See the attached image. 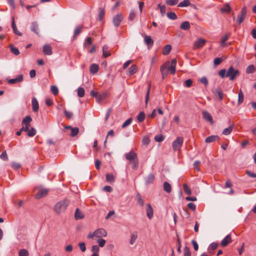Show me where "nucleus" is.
<instances>
[{
	"label": "nucleus",
	"instance_id": "27",
	"mask_svg": "<svg viewBox=\"0 0 256 256\" xmlns=\"http://www.w3.org/2000/svg\"><path fill=\"white\" fill-rule=\"evenodd\" d=\"M110 55V52L108 50V47L106 45H104L102 47V56L104 58H106Z\"/></svg>",
	"mask_w": 256,
	"mask_h": 256
},
{
	"label": "nucleus",
	"instance_id": "48",
	"mask_svg": "<svg viewBox=\"0 0 256 256\" xmlns=\"http://www.w3.org/2000/svg\"><path fill=\"white\" fill-rule=\"evenodd\" d=\"M92 254H98L100 252V248L97 245L92 246Z\"/></svg>",
	"mask_w": 256,
	"mask_h": 256
},
{
	"label": "nucleus",
	"instance_id": "56",
	"mask_svg": "<svg viewBox=\"0 0 256 256\" xmlns=\"http://www.w3.org/2000/svg\"><path fill=\"white\" fill-rule=\"evenodd\" d=\"M224 60L222 58H216L214 59V63L215 66L220 64Z\"/></svg>",
	"mask_w": 256,
	"mask_h": 256
},
{
	"label": "nucleus",
	"instance_id": "46",
	"mask_svg": "<svg viewBox=\"0 0 256 256\" xmlns=\"http://www.w3.org/2000/svg\"><path fill=\"white\" fill-rule=\"evenodd\" d=\"M11 52L16 56H18L20 54L19 50L18 48L12 45L10 46Z\"/></svg>",
	"mask_w": 256,
	"mask_h": 256
},
{
	"label": "nucleus",
	"instance_id": "38",
	"mask_svg": "<svg viewBox=\"0 0 256 256\" xmlns=\"http://www.w3.org/2000/svg\"><path fill=\"white\" fill-rule=\"evenodd\" d=\"M244 94H243L242 90H240L238 92V105L244 102Z\"/></svg>",
	"mask_w": 256,
	"mask_h": 256
},
{
	"label": "nucleus",
	"instance_id": "62",
	"mask_svg": "<svg viewBox=\"0 0 256 256\" xmlns=\"http://www.w3.org/2000/svg\"><path fill=\"white\" fill-rule=\"evenodd\" d=\"M130 164H132V168L134 170H136L138 166V160H136L132 162H130Z\"/></svg>",
	"mask_w": 256,
	"mask_h": 256
},
{
	"label": "nucleus",
	"instance_id": "21",
	"mask_svg": "<svg viewBox=\"0 0 256 256\" xmlns=\"http://www.w3.org/2000/svg\"><path fill=\"white\" fill-rule=\"evenodd\" d=\"M219 138H220L218 136L212 135V136H208L205 139V142L206 143H210V142H214L219 140Z\"/></svg>",
	"mask_w": 256,
	"mask_h": 256
},
{
	"label": "nucleus",
	"instance_id": "52",
	"mask_svg": "<svg viewBox=\"0 0 256 256\" xmlns=\"http://www.w3.org/2000/svg\"><path fill=\"white\" fill-rule=\"evenodd\" d=\"M137 237L138 235L136 232H134L132 234L130 240V244H133L135 242L136 239L137 238Z\"/></svg>",
	"mask_w": 256,
	"mask_h": 256
},
{
	"label": "nucleus",
	"instance_id": "47",
	"mask_svg": "<svg viewBox=\"0 0 256 256\" xmlns=\"http://www.w3.org/2000/svg\"><path fill=\"white\" fill-rule=\"evenodd\" d=\"M28 252L26 249H22L19 251V256H28Z\"/></svg>",
	"mask_w": 256,
	"mask_h": 256
},
{
	"label": "nucleus",
	"instance_id": "31",
	"mask_svg": "<svg viewBox=\"0 0 256 256\" xmlns=\"http://www.w3.org/2000/svg\"><path fill=\"white\" fill-rule=\"evenodd\" d=\"M12 28L13 29V30H14V34H18V36H21L22 35V34L16 28V24L14 22V18H12Z\"/></svg>",
	"mask_w": 256,
	"mask_h": 256
},
{
	"label": "nucleus",
	"instance_id": "63",
	"mask_svg": "<svg viewBox=\"0 0 256 256\" xmlns=\"http://www.w3.org/2000/svg\"><path fill=\"white\" fill-rule=\"evenodd\" d=\"M12 166L14 170H18L20 168L21 165L19 163L12 162Z\"/></svg>",
	"mask_w": 256,
	"mask_h": 256
},
{
	"label": "nucleus",
	"instance_id": "59",
	"mask_svg": "<svg viewBox=\"0 0 256 256\" xmlns=\"http://www.w3.org/2000/svg\"><path fill=\"white\" fill-rule=\"evenodd\" d=\"M50 90H51V92H52V93L55 96L58 94V88H57V86H52L51 88H50Z\"/></svg>",
	"mask_w": 256,
	"mask_h": 256
},
{
	"label": "nucleus",
	"instance_id": "14",
	"mask_svg": "<svg viewBox=\"0 0 256 256\" xmlns=\"http://www.w3.org/2000/svg\"><path fill=\"white\" fill-rule=\"evenodd\" d=\"M176 58H174L171 61L170 66L168 68L170 72L172 74H174L176 73Z\"/></svg>",
	"mask_w": 256,
	"mask_h": 256
},
{
	"label": "nucleus",
	"instance_id": "12",
	"mask_svg": "<svg viewBox=\"0 0 256 256\" xmlns=\"http://www.w3.org/2000/svg\"><path fill=\"white\" fill-rule=\"evenodd\" d=\"M212 92L215 96H218L220 100H222L224 94L220 88H216L212 90Z\"/></svg>",
	"mask_w": 256,
	"mask_h": 256
},
{
	"label": "nucleus",
	"instance_id": "57",
	"mask_svg": "<svg viewBox=\"0 0 256 256\" xmlns=\"http://www.w3.org/2000/svg\"><path fill=\"white\" fill-rule=\"evenodd\" d=\"M154 140L156 142H161L164 140V137L162 134H158L155 136Z\"/></svg>",
	"mask_w": 256,
	"mask_h": 256
},
{
	"label": "nucleus",
	"instance_id": "2",
	"mask_svg": "<svg viewBox=\"0 0 256 256\" xmlns=\"http://www.w3.org/2000/svg\"><path fill=\"white\" fill-rule=\"evenodd\" d=\"M107 235L106 232L102 228L96 230L94 232L90 233L88 236V238H92L94 236L101 238L102 237H106Z\"/></svg>",
	"mask_w": 256,
	"mask_h": 256
},
{
	"label": "nucleus",
	"instance_id": "13",
	"mask_svg": "<svg viewBox=\"0 0 256 256\" xmlns=\"http://www.w3.org/2000/svg\"><path fill=\"white\" fill-rule=\"evenodd\" d=\"M206 41L202 38H200L196 40L194 43V48H202L205 44Z\"/></svg>",
	"mask_w": 256,
	"mask_h": 256
},
{
	"label": "nucleus",
	"instance_id": "55",
	"mask_svg": "<svg viewBox=\"0 0 256 256\" xmlns=\"http://www.w3.org/2000/svg\"><path fill=\"white\" fill-rule=\"evenodd\" d=\"M184 256H191V252L189 248L187 246H186L184 248Z\"/></svg>",
	"mask_w": 256,
	"mask_h": 256
},
{
	"label": "nucleus",
	"instance_id": "35",
	"mask_svg": "<svg viewBox=\"0 0 256 256\" xmlns=\"http://www.w3.org/2000/svg\"><path fill=\"white\" fill-rule=\"evenodd\" d=\"M220 10L222 12H229L231 10V8L228 4H225L224 7L222 8Z\"/></svg>",
	"mask_w": 256,
	"mask_h": 256
},
{
	"label": "nucleus",
	"instance_id": "25",
	"mask_svg": "<svg viewBox=\"0 0 256 256\" xmlns=\"http://www.w3.org/2000/svg\"><path fill=\"white\" fill-rule=\"evenodd\" d=\"M234 126V124H232L230 125L228 128H224L222 132V134L225 136L230 134L232 132Z\"/></svg>",
	"mask_w": 256,
	"mask_h": 256
},
{
	"label": "nucleus",
	"instance_id": "39",
	"mask_svg": "<svg viewBox=\"0 0 256 256\" xmlns=\"http://www.w3.org/2000/svg\"><path fill=\"white\" fill-rule=\"evenodd\" d=\"M105 15L104 8H100V12L98 15V19L100 21H101Z\"/></svg>",
	"mask_w": 256,
	"mask_h": 256
},
{
	"label": "nucleus",
	"instance_id": "10",
	"mask_svg": "<svg viewBox=\"0 0 256 256\" xmlns=\"http://www.w3.org/2000/svg\"><path fill=\"white\" fill-rule=\"evenodd\" d=\"M232 242L230 234H228L221 242L220 244L222 246L225 247Z\"/></svg>",
	"mask_w": 256,
	"mask_h": 256
},
{
	"label": "nucleus",
	"instance_id": "19",
	"mask_svg": "<svg viewBox=\"0 0 256 256\" xmlns=\"http://www.w3.org/2000/svg\"><path fill=\"white\" fill-rule=\"evenodd\" d=\"M65 128L70 130L71 132L70 135L72 137L76 136L79 132V128H72L70 126H66Z\"/></svg>",
	"mask_w": 256,
	"mask_h": 256
},
{
	"label": "nucleus",
	"instance_id": "4",
	"mask_svg": "<svg viewBox=\"0 0 256 256\" xmlns=\"http://www.w3.org/2000/svg\"><path fill=\"white\" fill-rule=\"evenodd\" d=\"M239 74L240 72L238 70H235L233 66H230L226 72V76L228 77L230 80H233Z\"/></svg>",
	"mask_w": 256,
	"mask_h": 256
},
{
	"label": "nucleus",
	"instance_id": "18",
	"mask_svg": "<svg viewBox=\"0 0 256 256\" xmlns=\"http://www.w3.org/2000/svg\"><path fill=\"white\" fill-rule=\"evenodd\" d=\"M166 63L163 64L160 68V72L162 73V78H166L168 74V72L170 71L168 68L166 66Z\"/></svg>",
	"mask_w": 256,
	"mask_h": 256
},
{
	"label": "nucleus",
	"instance_id": "1",
	"mask_svg": "<svg viewBox=\"0 0 256 256\" xmlns=\"http://www.w3.org/2000/svg\"><path fill=\"white\" fill-rule=\"evenodd\" d=\"M70 200L67 199H64L58 202L54 206V211L58 214L64 212L70 204Z\"/></svg>",
	"mask_w": 256,
	"mask_h": 256
},
{
	"label": "nucleus",
	"instance_id": "34",
	"mask_svg": "<svg viewBox=\"0 0 256 256\" xmlns=\"http://www.w3.org/2000/svg\"><path fill=\"white\" fill-rule=\"evenodd\" d=\"M146 118V114L144 112H140L138 115L136 116V119L139 122H142Z\"/></svg>",
	"mask_w": 256,
	"mask_h": 256
},
{
	"label": "nucleus",
	"instance_id": "44",
	"mask_svg": "<svg viewBox=\"0 0 256 256\" xmlns=\"http://www.w3.org/2000/svg\"><path fill=\"white\" fill-rule=\"evenodd\" d=\"M179 0H166V4L170 6H174L176 4Z\"/></svg>",
	"mask_w": 256,
	"mask_h": 256
},
{
	"label": "nucleus",
	"instance_id": "15",
	"mask_svg": "<svg viewBox=\"0 0 256 256\" xmlns=\"http://www.w3.org/2000/svg\"><path fill=\"white\" fill-rule=\"evenodd\" d=\"M42 51L46 55H51L52 54V48L49 44H44L43 46Z\"/></svg>",
	"mask_w": 256,
	"mask_h": 256
},
{
	"label": "nucleus",
	"instance_id": "32",
	"mask_svg": "<svg viewBox=\"0 0 256 256\" xmlns=\"http://www.w3.org/2000/svg\"><path fill=\"white\" fill-rule=\"evenodd\" d=\"M74 217L76 220H79L83 218L84 216L78 208H76L74 214Z\"/></svg>",
	"mask_w": 256,
	"mask_h": 256
},
{
	"label": "nucleus",
	"instance_id": "53",
	"mask_svg": "<svg viewBox=\"0 0 256 256\" xmlns=\"http://www.w3.org/2000/svg\"><path fill=\"white\" fill-rule=\"evenodd\" d=\"M184 190V192L190 195L192 194L191 190L188 188V186L186 184H184L183 185Z\"/></svg>",
	"mask_w": 256,
	"mask_h": 256
},
{
	"label": "nucleus",
	"instance_id": "49",
	"mask_svg": "<svg viewBox=\"0 0 256 256\" xmlns=\"http://www.w3.org/2000/svg\"><path fill=\"white\" fill-rule=\"evenodd\" d=\"M218 242H212L208 247L209 252H210V250H215L218 248Z\"/></svg>",
	"mask_w": 256,
	"mask_h": 256
},
{
	"label": "nucleus",
	"instance_id": "60",
	"mask_svg": "<svg viewBox=\"0 0 256 256\" xmlns=\"http://www.w3.org/2000/svg\"><path fill=\"white\" fill-rule=\"evenodd\" d=\"M192 80L191 79L186 80L184 82V86L187 88H190L192 86Z\"/></svg>",
	"mask_w": 256,
	"mask_h": 256
},
{
	"label": "nucleus",
	"instance_id": "42",
	"mask_svg": "<svg viewBox=\"0 0 256 256\" xmlns=\"http://www.w3.org/2000/svg\"><path fill=\"white\" fill-rule=\"evenodd\" d=\"M36 134V130L34 128H31L30 130H28L27 135L29 137H32Z\"/></svg>",
	"mask_w": 256,
	"mask_h": 256
},
{
	"label": "nucleus",
	"instance_id": "58",
	"mask_svg": "<svg viewBox=\"0 0 256 256\" xmlns=\"http://www.w3.org/2000/svg\"><path fill=\"white\" fill-rule=\"evenodd\" d=\"M158 6L160 8L161 14L163 16L166 12V8L165 6H162L160 4H159Z\"/></svg>",
	"mask_w": 256,
	"mask_h": 256
},
{
	"label": "nucleus",
	"instance_id": "8",
	"mask_svg": "<svg viewBox=\"0 0 256 256\" xmlns=\"http://www.w3.org/2000/svg\"><path fill=\"white\" fill-rule=\"evenodd\" d=\"M49 192V190L46 188L41 189L39 190V192L36 194L35 198L36 199H40L43 197L46 196L48 192Z\"/></svg>",
	"mask_w": 256,
	"mask_h": 256
},
{
	"label": "nucleus",
	"instance_id": "11",
	"mask_svg": "<svg viewBox=\"0 0 256 256\" xmlns=\"http://www.w3.org/2000/svg\"><path fill=\"white\" fill-rule=\"evenodd\" d=\"M203 118L206 121L210 122L211 124H214L212 118L210 114L207 111H204L202 113Z\"/></svg>",
	"mask_w": 256,
	"mask_h": 256
},
{
	"label": "nucleus",
	"instance_id": "36",
	"mask_svg": "<svg viewBox=\"0 0 256 256\" xmlns=\"http://www.w3.org/2000/svg\"><path fill=\"white\" fill-rule=\"evenodd\" d=\"M172 50V46L170 44L165 46L163 48L162 54L164 55L168 54Z\"/></svg>",
	"mask_w": 256,
	"mask_h": 256
},
{
	"label": "nucleus",
	"instance_id": "50",
	"mask_svg": "<svg viewBox=\"0 0 256 256\" xmlns=\"http://www.w3.org/2000/svg\"><path fill=\"white\" fill-rule=\"evenodd\" d=\"M132 121V118H130L126 120L124 123L122 124V128H125L128 126H129Z\"/></svg>",
	"mask_w": 256,
	"mask_h": 256
},
{
	"label": "nucleus",
	"instance_id": "17",
	"mask_svg": "<svg viewBox=\"0 0 256 256\" xmlns=\"http://www.w3.org/2000/svg\"><path fill=\"white\" fill-rule=\"evenodd\" d=\"M23 80V75L20 74L14 78H12L8 80V82L10 84H14L22 82Z\"/></svg>",
	"mask_w": 256,
	"mask_h": 256
},
{
	"label": "nucleus",
	"instance_id": "41",
	"mask_svg": "<svg viewBox=\"0 0 256 256\" xmlns=\"http://www.w3.org/2000/svg\"><path fill=\"white\" fill-rule=\"evenodd\" d=\"M190 4V3L189 0H184L179 3L178 6V7H186L189 6Z\"/></svg>",
	"mask_w": 256,
	"mask_h": 256
},
{
	"label": "nucleus",
	"instance_id": "24",
	"mask_svg": "<svg viewBox=\"0 0 256 256\" xmlns=\"http://www.w3.org/2000/svg\"><path fill=\"white\" fill-rule=\"evenodd\" d=\"M190 24L188 21L182 22L180 26V28L184 30H188L190 28Z\"/></svg>",
	"mask_w": 256,
	"mask_h": 256
},
{
	"label": "nucleus",
	"instance_id": "51",
	"mask_svg": "<svg viewBox=\"0 0 256 256\" xmlns=\"http://www.w3.org/2000/svg\"><path fill=\"white\" fill-rule=\"evenodd\" d=\"M0 158L5 161L8 160V156L7 155L6 150H4L2 152V153L0 155Z\"/></svg>",
	"mask_w": 256,
	"mask_h": 256
},
{
	"label": "nucleus",
	"instance_id": "6",
	"mask_svg": "<svg viewBox=\"0 0 256 256\" xmlns=\"http://www.w3.org/2000/svg\"><path fill=\"white\" fill-rule=\"evenodd\" d=\"M125 158L126 160L130 162H132L136 160H138L136 153L132 150L126 154Z\"/></svg>",
	"mask_w": 256,
	"mask_h": 256
},
{
	"label": "nucleus",
	"instance_id": "7",
	"mask_svg": "<svg viewBox=\"0 0 256 256\" xmlns=\"http://www.w3.org/2000/svg\"><path fill=\"white\" fill-rule=\"evenodd\" d=\"M246 15V8L244 6L241 10L240 14L238 16L236 22L238 25H240L244 20Z\"/></svg>",
	"mask_w": 256,
	"mask_h": 256
},
{
	"label": "nucleus",
	"instance_id": "16",
	"mask_svg": "<svg viewBox=\"0 0 256 256\" xmlns=\"http://www.w3.org/2000/svg\"><path fill=\"white\" fill-rule=\"evenodd\" d=\"M146 216L148 217V218L150 220L154 214V212L152 208V207L151 205L150 204H146Z\"/></svg>",
	"mask_w": 256,
	"mask_h": 256
},
{
	"label": "nucleus",
	"instance_id": "45",
	"mask_svg": "<svg viewBox=\"0 0 256 256\" xmlns=\"http://www.w3.org/2000/svg\"><path fill=\"white\" fill-rule=\"evenodd\" d=\"M85 94L84 90L83 88L80 87L78 89V96L80 98L84 96Z\"/></svg>",
	"mask_w": 256,
	"mask_h": 256
},
{
	"label": "nucleus",
	"instance_id": "40",
	"mask_svg": "<svg viewBox=\"0 0 256 256\" xmlns=\"http://www.w3.org/2000/svg\"><path fill=\"white\" fill-rule=\"evenodd\" d=\"M106 178L108 182L112 183L114 182V177L113 174H108L106 176Z\"/></svg>",
	"mask_w": 256,
	"mask_h": 256
},
{
	"label": "nucleus",
	"instance_id": "64",
	"mask_svg": "<svg viewBox=\"0 0 256 256\" xmlns=\"http://www.w3.org/2000/svg\"><path fill=\"white\" fill-rule=\"evenodd\" d=\"M92 44V38L90 37L87 38L84 43V46L87 48L88 46Z\"/></svg>",
	"mask_w": 256,
	"mask_h": 256
},
{
	"label": "nucleus",
	"instance_id": "23",
	"mask_svg": "<svg viewBox=\"0 0 256 256\" xmlns=\"http://www.w3.org/2000/svg\"><path fill=\"white\" fill-rule=\"evenodd\" d=\"M82 26H78L76 27L73 36L74 39H75L82 32Z\"/></svg>",
	"mask_w": 256,
	"mask_h": 256
},
{
	"label": "nucleus",
	"instance_id": "20",
	"mask_svg": "<svg viewBox=\"0 0 256 256\" xmlns=\"http://www.w3.org/2000/svg\"><path fill=\"white\" fill-rule=\"evenodd\" d=\"M32 108L34 112H37L39 109L38 102L36 98H33L32 100Z\"/></svg>",
	"mask_w": 256,
	"mask_h": 256
},
{
	"label": "nucleus",
	"instance_id": "33",
	"mask_svg": "<svg viewBox=\"0 0 256 256\" xmlns=\"http://www.w3.org/2000/svg\"><path fill=\"white\" fill-rule=\"evenodd\" d=\"M164 190L168 193H170L172 191V186L170 183L165 182L164 183Z\"/></svg>",
	"mask_w": 256,
	"mask_h": 256
},
{
	"label": "nucleus",
	"instance_id": "61",
	"mask_svg": "<svg viewBox=\"0 0 256 256\" xmlns=\"http://www.w3.org/2000/svg\"><path fill=\"white\" fill-rule=\"evenodd\" d=\"M218 74L222 78H224L225 77H226V70L222 69V70H220L218 72Z\"/></svg>",
	"mask_w": 256,
	"mask_h": 256
},
{
	"label": "nucleus",
	"instance_id": "26",
	"mask_svg": "<svg viewBox=\"0 0 256 256\" xmlns=\"http://www.w3.org/2000/svg\"><path fill=\"white\" fill-rule=\"evenodd\" d=\"M99 66L97 64H93L90 66V71L92 74H96L98 70Z\"/></svg>",
	"mask_w": 256,
	"mask_h": 256
},
{
	"label": "nucleus",
	"instance_id": "22",
	"mask_svg": "<svg viewBox=\"0 0 256 256\" xmlns=\"http://www.w3.org/2000/svg\"><path fill=\"white\" fill-rule=\"evenodd\" d=\"M138 71V68L136 65H132L128 70L127 74L128 76H132L136 74Z\"/></svg>",
	"mask_w": 256,
	"mask_h": 256
},
{
	"label": "nucleus",
	"instance_id": "43",
	"mask_svg": "<svg viewBox=\"0 0 256 256\" xmlns=\"http://www.w3.org/2000/svg\"><path fill=\"white\" fill-rule=\"evenodd\" d=\"M168 18L172 20H174L177 18L176 14L174 12H168L166 14Z\"/></svg>",
	"mask_w": 256,
	"mask_h": 256
},
{
	"label": "nucleus",
	"instance_id": "5",
	"mask_svg": "<svg viewBox=\"0 0 256 256\" xmlns=\"http://www.w3.org/2000/svg\"><path fill=\"white\" fill-rule=\"evenodd\" d=\"M184 138L182 136L178 137L172 142V148L174 151L180 150L182 146Z\"/></svg>",
	"mask_w": 256,
	"mask_h": 256
},
{
	"label": "nucleus",
	"instance_id": "28",
	"mask_svg": "<svg viewBox=\"0 0 256 256\" xmlns=\"http://www.w3.org/2000/svg\"><path fill=\"white\" fill-rule=\"evenodd\" d=\"M30 30L32 32H34L37 35H38V24L36 22H34L31 24Z\"/></svg>",
	"mask_w": 256,
	"mask_h": 256
},
{
	"label": "nucleus",
	"instance_id": "54",
	"mask_svg": "<svg viewBox=\"0 0 256 256\" xmlns=\"http://www.w3.org/2000/svg\"><path fill=\"white\" fill-rule=\"evenodd\" d=\"M97 242L98 244V246L100 247H104L106 244V240L102 238H98L97 240Z\"/></svg>",
	"mask_w": 256,
	"mask_h": 256
},
{
	"label": "nucleus",
	"instance_id": "37",
	"mask_svg": "<svg viewBox=\"0 0 256 256\" xmlns=\"http://www.w3.org/2000/svg\"><path fill=\"white\" fill-rule=\"evenodd\" d=\"M256 70V68L253 64L249 65L246 68V73L248 74H252Z\"/></svg>",
	"mask_w": 256,
	"mask_h": 256
},
{
	"label": "nucleus",
	"instance_id": "3",
	"mask_svg": "<svg viewBox=\"0 0 256 256\" xmlns=\"http://www.w3.org/2000/svg\"><path fill=\"white\" fill-rule=\"evenodd\" d=\"M32 119L30 116H26L22 120V127L20 128L22 132H28L29 127L30 126V122Z\"/></svg>",
	"mask_w": 256,
	"mask_h": 256
},
{
	"label": "nucleus",
	"instance_id": "9",
	"mask_svg": "<svg viewBox=\"0 0 256 256\" xmlns=\"http://www.w3.org/2000/svg\"><path fill=\"white\" fill-rule=\"evenodd\" d=\"M123 20V16L122 14H118L113 18V24L115 26L118 27Z\"/></svg>",
	"mask_w": 256,
	"mask_h": 256
},
{
	"label": "nucleus",
	"instance_id": "30",
	"mask_svg": "<svg viewBox=\"0 0 256 256\" xmlns=\"http://www.w3.org/2000/svg\"><path fill=\"white\" fill-rule=\"evenodd\" d=\"M145 43L148 46H152L154 40L150 36H146L144 39Z\"/></svg>",
	"mask_w": 256,
	"mask_h": 256
},
{
	"label": "nucleus",
	"instance_id": "29",
	"mask_svg": "<svg viewBox=\"0 0 256 256\" xmlns=\"http://www.w3.org/2000/svg\"><path fill=\"white\" fill-rule=\"evenodd\" d=\"M154 180V174H150L147 177L145 178V182L146 184L152 183Z\"/></svg>",
	"mask_w": 256,
	"mask_h": 256
}]
</instances>
